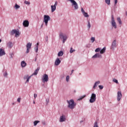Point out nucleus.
Returning a JSON list of instances; mask_svg holds the SVG:
<instances>
[{
	"instance_id": "f257e3e1",
	"label": "nucleus",
	"mask_w": 127,
	"mask_h": 127,
	"mask_svg": "<svg viewBox=\"0 0 127 127\" xmlns=\"http://www.w3.org/2000/svg\"><path fill=\"white\" fill-rule=\"evenodd\" d=\"M67 103L68 104L67 107L70 110H73L76 106V103L74 102V100L70 99V100H67Z\"/></svg>"
},
{
	"instance_id": "f03ea898",
	"label": "nucleus",
	"mask_w": 127,
	"mask_h": 127,
	"mask_svg": "<svg viewBox=\"0 0 127 127\" xmlns=\"http://www.w3.org/2000/svg\"><path fill=\"white\" fill-rule=\"evenodd\" d=\"M59 37L61 40L63 41V43L66 42V40L68 39V36L65 33H63L62 32H60Z\"/></svg>"
},
{
	"instance_id": "7ed1b4c3",
	"label": "nucleus",
	"mask_w": 127,
	"mask_h": 127,
	"mask_svg": "<svg viewBox=\"0 0 127 127\" xmlns=\"http://www.w3.org/2000/svg\"><path fill=\"white\" fill-rule=\"evenodd\" d=\"M68 1H70L71 3V5L74 6V9L76 10L79 8V6H78V3H77V2L75 1V0H68Z\"/></svg>"
},
{
	"instance_id": "20e7f679",
	"label": "nucleus",
	"mask_w": 127,
	"mask_h": 127,
	"mask_svg": "<svg viewBox=\"0 0 127 127\" xmlns=\"http://www.w3.org/2000/svg\"><path fill=\"white\" fill-rule=\"evenodd\" d=\"M49 20H50V16L48 15H45L44 16V22H45L46 26L48 25V21Z\"/></svg>"
},
{
	"instance_id": "39448f33",
	"label": "nucleus",
	"mask_w": 127,
	"mask_h": 127,
	"mask_svg": "<svg viewBox=\"0 0 127 127\" xmlns=\"http://www.w3.org/2000/svg\"><path fill=\"white\" fill-rule=\"evenodd\" d=\"M111 24L115 29L117 28V23H116V21L115 20V18L114 17V15H112L111 16Z\"/></svg>"
},
{
	"instance_id": "423d86ee",
	"label": "nucleus",
	"mask_w": 127,
	"mask_h": 127,
	"mask_svg": "<svg viewBox=\"0 0 127 127\" xmlns=\"http://www.w3.org/2000/svg\"><path fill=\"white\" fill-rule=\"evenodd\" d=\"M96 94L95 93L91 94V96L89 100L90 103H95V102H96Z\"/></svg>"
},
{
	"instance_id": "0eeeda50",
	"label": "nucleus",
	"mask_w": 127,
	"mask_h": 127,
	"mask_svg": "<svg viewBox=\"0 0 127 127\" xmlns=\"http://www.w3.org/2000/svg\"><path fill=\"white\" fill-rule=\"evenodd\" d=\"M42 81L43 83H45V82H48V75L47 74H44L43 76L42 77Z\"/></svg>"
},
{
	"instance_id": "6e6552de",
	"label": "nucleus",
	"mask_w": 127,
	"mask_h": 127,
	"mask_svg": "<svg viewBox=\"0 0 127 127\" xmlns=\"http://www.w3.org/2000/svg\"><path fill=\"white\" fill-rule=\"evenodd\" d=\"M117 48V40H115L112 43L111 49L112 50H115Z\"/></svg>"
},
{
	"instance_id": "1a4fd4ad",
	"label": "nucleus",
	"mask_w": 127,
	"mask_h": 127,
	"mask_svg": "<svg viewBox=\"0 0 127 127\" xmlns=\"http://www.w3.org/2000/svg\"><path fill=\"white\" fill-rule=\"evenodd\" d=\"M122 97L123 95L122 94V91H118L117 92V101H118V102H120Z\"/></svg>"
},
{
	"instance_id": "9d476101",
	"label": "nucleus",
	"mask_w": 127,
	"mask_h": 127,
	"mask_svg": "<svg viewBox=\"0 0 127 127\" xmlns=\"http://www.w3.org/2000/svg\"><path fill=\"white\" fill-rule=\"evenodd\" d=\"M58 2L57 1H55V4L54 5H51V11L52 12H54L56 10V6H57V4Z\"/></svg>"
},
{
	"instance_id": "9b49d317",
	"label": "nucleus",
	"mask_w": 127,
	"mask_h": 127,
	"mask_svg": "<svg viewBox=\"0 0 127 127\" xmlns=\"http://www.w3.org/2000/svg\"><path fill=\"white\" fill-rule=\"evenodd\" d=\"M59 122L60 123H64V122H66V116L64 115L60 116Z\"/></svg>"
},
{
	"instance_id": "f8f14e48",
	"label": "nucleus",
	"mask_w": 127,
	"mask_h": 127,
	"mask_svg": "<svg viewBox=\"0 0 127 127\" xmlns=\"http://www.w3.org/2000/svg\"><path fill=\"white\" fill-rule=\"evenodd\" d=\"M31 77H32V75L29 76L28 75H26L24 76L23 77L24 80H26L25 82V84H26V83H29V80L30 79V78H31Z\"/></svg>"
},
{
	"instance_id": "ddd939ff",
	"label": "nucleus",
	"mask_w": 127,
	"mask_h": 127,
	"mask_svg": "<svg viewBox=\"0 0 127 127\" xmlns=\"http://www.w3.org/2000/svg\"><path fill=\"white\" fill-rule=\"evenodd\" d=\"M23 25L24 27H28V26H29V22L28 20H24L23 22Z\"/></svg>"
},
{
	"instance_id": "4468645a",
	"label": "nucleus",
	"mask_w": 127,
	"mask_h": 127,
	"mask_svg": "<svg viewBox=\"0 0 127 127\" xmlns=\"http://www.w3.org/2000/svg\"><path fill=\"white\" fill-rule=\"evenodd\" d=\"M81 12L82 13V14H83L84 17H89V14H88V13L85 12V10L83 8H81Z\"/></svg>"
},
{
	"instance_id": "2eb2a0df",
	"label": "nucleus",
	"mask_w": 127,
	"mask_h": 127,
	"mask_svg": "<svg viewBox=\"0 0 127 127\" xmlns=\"http://www.w3.org/2000/svg\"><path fill=\"white\" fill-rule=\"evenodd\" d=\"M102 55L100 53H96L95 54L93 57L92 58H102Z\"/></svg>"
},
{
	"instance_id": "dca6fc26",
	"label": "nucleus",
	"mask_w": 127,
	"mask_h": 127,
	"mask_svg": "<svg viewBox=\"0 0 127 127\" xmlns=\"http://www.w3.org/2000/svg\"><path fill=\"white\" fill-rule=\"evenodd\" d=\"M5 55V52L3 49H0V57Z\"/></svg>"
},
{
	"instance_id": "f3484780",
	"label": "nucleus",
	"mask_w": 127,
	"mask_h": 127,
	"mask_svg": "<svg viewBox=\"0 0 127 127\" xmlns=\"http://www.w3.org/2000/svg\"><path fill=\"white\" fill-rule=\"evenodd\" d=\"M60 63H61V61H60L59 58H57L55 62V64L56 65V66H58Z\"/></svg>"
},
{
	"instance_id": "a211bd4d",
	"label": "nucleus",
	"mask_w": 127,
	"mask_h": 127,
	"mask_svg": "<svg viewBox=\"0 0 127 127\" xmlns=\"http://www.w3.org/2000/svg\"><path fill=\"white\" fill-rule=\"evenodd\" d=\"M39 70H40V67H37V68L35 70L34 73L31 75V76L36 75L37 74H38V72H39Z\"/></svg>"
},
{
	"instance_id": "6ab92c4d",
	"label": "nucleus",
	"mask_w": 127,
	"mask_h": 127,
	"mask_svg": "<svg viewBox=\"0 0 127 127\" xmlns=\"http://www.w3.org/2000/svg\"><path fill=\"white\" fill-rule=\"evenodd\" d=\"M7 46L8 48H12L13 46V44H12V42H8L7 43Z\"/></svg>"
},
{
	"instance_id": "aec40b11",
	"label": "nucleus",
	"mask_w": 127,
	"mask_h": 127,
	"mask_svg": "<svg viewBox=\"0 0 127 127\" xmlns=\"http://www.w3.org/2000/svg\"><path fill=\"white\" fill-rule=\"evenodd\" d=\"M27 65L26 63H25V61H22L21 62V67H22V68H24V67H25Z\"/></svg>"
},
{
	"instance_id": "412c9836",
	"label": "nucleus",
	"mask_w": 127,
	"mask_h": 127,
	"mask_svg": "<svg viewBox=\"0 0 127 127\" xmlns=\"http://www.w3.org/2000/svg\"><path fill=\"white\" fill-rule=\"evenodd\" d=\"M100 81H96L93 85V89H96V88H97V86H98V85H99V84H100Z\"/></svg>"
},
{
	"instance_id": "4be33fe9",
	"label": "nucleus",
	"mask_w": 127,
	"mask_h": 127,
	"mask_svg": "<svg viewBox=\"0 0 127 127\" xmlns=\"http://www.w3.org/2000/svg\"><path fill=\"white\" fill-rule=\"evenodd\" d=\"M87 28L88 30H90V28H91V23H90V20H87Z\"/></svg>"
},
{
	"instance_id": "5701e85b",
	"label": "nucleus",
	"mask_w": 127,
	"mask_h": 127,
	"mask_svg": "<svg viewBox=\"0 0 127 127\" xmlns=\"http://www.w3.org/2000/svg\"><path fill=\"white\" fill-rule=\"evenodd\" d=\"M106 52V47H104L102 49H100V54H104Z\"/></svg>"
},
{
	"instance_id": "b1692460",
	"label": "nucleus",
	"mask_w": 127,
	"mask_h": 127,
	"mask_svg": "<svg viewBox=\"0 0 127 127\" xmlns=\"http://www.w3.org/2000/svg\"><path fill=\"white\" fill-rule=\"evenodd\" d=\"M32 45V44L31 43H28L27 44V45H26V48L29 49H30V48H31V46Z\"/></svg>"
},
{
	"instance_id": "393cba45",
	"label": "nucleus",
	"mask_w": 127,
	"mask_h": 127,
	"mask_svg": "<svg viewBox=\"0 0 127 127\" xmlns=\"http://www.w3.org/2000/svg\"><path fill=\"white\" fill-rule=\"evenodd\" d=\"M16 32V30L13 29L10 32V35H13V34H15V32Z\"/></svg>"
},
{
	"instance_id": "a878e982",
	"label": "nucleus",
	"mask_w": 127,
	"mask_h": 127,
	"mask_svg": "<svg viewBox=\"0 0 127 127\" xmlns=\"http://www.w3.org/2000/svg\"><path fill=\"white\" fill-rule=\"evenodd\" d=\"M58 56L60 57L61 56H63V51H61L59 52Z\"/></svg>"
},
{
	"instance_id": "bb28decb",
	"label": "nucleus",
	"mask_w": 127,
	"mask_h": 127,
	"mask_svg": "<svg viewBox=\"0 0 127 127\" xmlns=\"http://www.w3.org/2000/svg\"><path fill=\"white\" fill-rule=\"evenodd\" d=\"M39 123H40V121H35L34 122V127H36V126H37V124H39Z\"/></svg>"
},
{
	"instance_id": "cd10ccee",
	"label": "nucleus",
	"mask_w": 127,
	"mask_h": 127,
	"mask_svg": "<svg viewBox=\"0 0 127 127\" xmlns=\"http://www.w3.org/2000/svg\"><path fill=\"white\" fill-rule=\"evenodd\" d=\"M117 21H118L119 24H120L121 25H122V20H121V18L120 17H118L117 18Z\"/></svg>"
},
{
	"instance_id": "c85d7f7f",
	"label": "nucleus",
	"mask_w": 127,
	"mask_h": 127,
	"mask_svg": "<svg viewBox=\"0 0 127 127\" xmlns=\"http://www.w3.org/2000/svg\"><path fill=\"white\" fill-rule=\"evenodd\" d=\"M105 2L108 5L111 4V0H105Z\"/></svg>"
},
{
	"instance_id": "c756f323",
	"label": "nucleus",
	"mask_w": 127,
	"mask_h": 127,
	"mask_svg": "<svg viewBox=\"0 0 127 127\" xmlns=\"http://www.w3.org/2000/svg\"><path fill=\"white\" fill-rule=\"evenodd\" d=\"M14 7H15V9H18V8H19V7H20V6H19V5H18L17 4H15Z\"/></svg>"
},
{
	"instance_id": "7c9ffc66",
	"label": "nucleus",
	"mask_w": 127,
	"mask_h": 127,
	"mask_svg": "<svg viewBox=\"0 0 127 127\" xmlns=\"http://www.w3.org/2000/svg\"><path fill=\"white\" fill-rule=\"evenodd\" d=\"M90 40L91 41V43H94V42H95V37H92L90 39Z\"/></svg>"
},
{
	"instance_id": "2f4dec72",
	"label": "nucleus",
	"mask_w": 127,
	"mask_h": 127,
	"mask_svg": "<svg viewBox=\"0 0 127 127\" xmlns=\"http://www.w3.org/2000/svg\"><path fill=\"white\" fill-rule=\"evenodd\" d=\"M7 75H8V74H7V72H6V71L4 72L3 74L4 77H5L6 78H7Z\"/></svg>"
},
{
	"instance_id": "473e14b6",
	"label": "nucleus",
	"mask_w": 127,
	"mask_h": 127,
	"mask_svg": "<svg viewBox=\"0 0 127 127\" xmlns=\"http://www.w3.org/2000/svg\"><path fill=\"white\" fill-rule=\"evenodd\" d=\"M9 55H10V58H11V59H12V58H13V53H9Z\"/></svg>"
},
{
	"instance_id": "72a5a7b5",
	"label": "nucleus",
	"mask_w": 127,
	"mask_h": 127,
	"mask_svg": "<svg viewBox=\"0 0 127 127\" xmlns=\"http://www.w3.org/2000/svg\"><path fill=\"white\" fill-rule=\"evenodd\" d=\"M95 52H101V48H98L95 50Z\"/></svg>"
},
{
	"instance_id": "f704fd0d",
	"label": "nucleus",
	"mask_w": 127,
	"mask_h": 127,
	"mask_svg": "<svg viewBox=\"0 0 127 127\" xmlns=\"http://www.w3.org/2000/svg\"><path fill=\"white\" fill-rule=\"evenodd\" d=\"M75 50L74 49L73 50V48H70V53H73V52H75Z\"/></svg>"
},
{
	"instance_id": "c9c22d12",
	"label": "nucleus",
	"mask_w": 127,
	"mask_h": 127,
	"mask_svg": "<svg viewBox=\"0 0 127 127\" xmlns=\"http://www.w3.org/2000/svg\"><path fill=\"white\" fill-rule=\"evenodd\" d=\"M15 37H17V36L19 35V31H16V32L15 33Z\"/></svg>"
},
{
	"instance_id": "e433bc0d",
	"label": "nucleus",
	"mask_w": 127,
	"mask_h": 127,
	"mask_svg": "<svg viewBox=\"0 0 127 127\" xmlns=\"http://www.w3.org/2000/svg\"><path fill=\"white\" fill-rule=\"evenodd\" d=\"M93 127H99V126H98V122H95L94 123Z\"/></svg>"
},
{
	"instance_id": "4c0bfd02",
	"label": "nucleus",
	"mask_w": 127,
	"mask_h": 127,
	"mask_svg": "<svg viewBox=\"0 0 127 127\" xmlns=\"http://www.w3.org/2000/svg\"><path fill=\"white\" fill-rule=\"evenodd\" d=\"M69 80H70V76L69 75L66 76V82H68Z\"/></svg>"
},
{
	"instance_id": "58836bf2",
	"label": "nucleus",
	"mask_w": 127,
	"mask_h": 127,
	"mask_svg": "<svg viewBox=\"0 0 127 127\" xmlns=\"http://www.w3.org/2000/svg\"><path fill=\"white\" fill-rule=\"evenodd\" d=\"M113 81L114 82V83H116V84H119V81L117 80L116 78L113 79Z\"/></svg>"
},
{
	"instance_id": "ea45409f",
	"label": "nucleus",
	"mask_w": 127,
	"mask_h": 127,
	"mask_svg": "<svg viewBox=\"0 0 127 127\" xmlns=\"http://www.w3.org/2000/svg\"><path fill=\"white\" fill-rule=\"evenodd\" d=\"M24 3H25V4H30V2H29V1H28L25 0V1H24Z\"/></svg>"
},
{
	"instance_id": "a19ab883",
	"label": "nucleus",
	"mask_w": 127,
	"mask_h": 127,
	"mask_svg": "<svg viewBox=\"0 0 127 127\" xmlns=\"http://www.w3.org/2000/svg\"><path fill=\"white\" fill-rule=\"evenodd\" d=\"M85 97H86V95H83V96L80 97L79 98V100H83V99H84V98H85Z\"/></svg>"
},
{
	"instance_id": "79ce46f5",
	"label": "nucleus",
	"mask_w": 127,
	"mask_h": 127,
	"mask_svg": "<svg viewBox=\"0 0 127 127\" xmlns=\"http://www.w3.org/2000/svg\"><path fill=\"white\" fill-rule=\"evenodd\" d=\"M99 88L100 90H102L104 88V86L103 85H99Z\"/></svg>"
},
{
	"instance_id": "37998d69",
	"label": "nucleus",
	"mask_w": 127,
	"mask_h": 127,
	"mask_svg": "<svg viewBox=\"0 0 127 127\" xmlns=\"http://www.w3.org/2000/svg\"><path fill=\"white\" fill-rule=\"evenodd\" d=\"M117 3H118V0H115V2H114L115 6H116V5H117Z\"/></svg>"
},
{
	"instance_id": "c03bdc74",
	"label": "nucleus",
	"mask_w": 127,
	"mask_h": 127,
	"mask_svg": "<svg viewBox=\"0 0 127 127\" xmlns=\"http://www.w3.org/2000/svg\"><path fill=\"white\" fill-rule=\"evenodd\" d=\"M21 100V98H17V102H18V103H20Z\"/></svg>"
},
{
	"instance_id": "a18cd8bd",
	"label": "nucleus",
	"mask_w": 127,
	"mask_h": 127,
	"mask_svg": "<svg viewBox=\"0 0 127 127\" xmlns=\"http://www.w3.org/2000/svg\"><path fill=\"white\" fill-rule=\"evenodd\" d=\"M35 52H38V48L35 47Z\"/></svg>"
},
{
	"instance_id": "49530a36",
	"label": "nucleus",
	"mask_w": 127,
	"mask_h": 127,
	"mask_svg": "<svg viewBox=\"0 0 127 127\" xmlns=\"http://www.w3.org/2000/svg\"><path fill=\"white\" fill-rule=\"evenodd\" d=\"M34 99H36V98H37V94H34Z\"/></svg>"
},
{
	"instance_id": "de8ad7c7",
	"label": "nucleus",
	"mask_w": 127,
	"mask_h": 127,
	"mask_svg": "<svg viewBox=\"0 0 127 127\" xmlns=\"http://www.w3.org/2000/svg\"><path fill=\"white\" fill-rule=\"evenodd\" d=\"M42 125H43L44 126H45V125H46V123L45 122V121H42Z\"/></svg>"
},
{
	"instance_id": "09e8293b",
	"label": "nucleus",
	"mask_w": 127,
	"mask_h": 127,
	"mask_svg": "<svg viewBox=\"0 0 127 127\" xmlns=\"http://www.w3.org/2000/svg\"><path fill=\"white\" fill-rule=\"evenodd\" d=\"M30 49H28L27 48V50H26V53H29V50H30Z\"/></svg>"
},
{
	"instance_id": "8fccbe9b",
	"label": "nucleus",
	"mask_w": 127,
	"mask_h": 127,
	"mask_svg": "<svg viewBox=\"0 0 127 127\" xmlns=\"http://www.w3.org/2000/svg\"><path fill=\"white\" fill-rule=\"evenodd\" d=\"M46 104H48V103H49V99H46Z\"/></svg>"
},
{
	"instance_id": "3c124183",
	"label": "nucleus",
	"mask_w": 127,
	"mask_h": 127,
	"mask_svg": "<svg viewBox=\"0 0 127 127\" xmlns=\"http://www.w3.org/2000/svg\"><path fill=\"white\" fill-rule=\"evenodd\" d=\"M38 45H39V42H38L36 45V47L38 48Z\"/></svg>"
},
{
	"instance_id": "603ef678",
	"label": "nucleus",
	"mask_w": 127,
	"mask_h": 127,
	"mask_svg": "<svg viewBox=\"0 0 127 127\" xmlns=\"http://www.w3.org/2000/svg\"><path fill=\"white\" fill-rule=\"evenodd\" d=\"M36 61H37V56L35 58V62H36Z\"/></svg>"
},
{
	"instance_id": "864d4df0",
	"label": "nucleus",
	"mask_w": 127,
	"mask_h": 127,
	"mask_svg": "<svg viewBox=\"0 0 127 127\" xmlns=\"http://www.w3.org/2000/svg\"><path fill=\"white\" fill-rule=\"evenodd\" d=\"M73 72H74V69H72L71 70V73L70 75H72V74H73Z\"/></svg>"
},
{
	"instance_id": "5fc2aeb1",
	"label": "nucleus",
	"mask_w": 127,
	"mask_h": 127,
	"mask_svg": "<svg viewBox=\"0 0 127 127\" xmlns=\"http://www.w3.org/2000/svg\"><path fill=\"white\" fill-rule=\"evenodd\" d=\"M86 47H88V48L90 47V45H87Z\"/></svg>"
},
{
	"instance_id": "6e6d98bb",
	"label": "nucleus",
	"mask_w": 127,
	"mask_h": 127,
	"mask_svg": "<svg viewBox=\"0 0 127 127\" xmlns=\"http://www.w3.org/2000/svg\"><path fill=\"white\" fill-rule=\"evenodd\" d=\"M48 41V37H47L46 41Z\"/></svg>"
},
{
	"instance_id": "4d7b16f0",
	"label": "nucleus",
	"mask_w": 127,
	"mask_h": 127,
	"mask_svg": "<svg viewBox=\"0 0 127 127\" xmlns=\"http://www.w3.org/2000/svg\"><path fill=\"white\" fill-rule=\"evenodd\" d=\"M1 42V39H0V43Z\"/></svg>"
},
{
	"instance_id": "13d9d810",
	"label": "nucleus",
	"mask_w": 127,
	"mask_h": 127,
	"mask_svg": "<svg viewBox=\"0 0 127 127\" xmlns=\"http://www.w3.org/2000/svg\"><path fill=\"white\" fill-rule=\"evenodd\" d=\"M33 104H35V101H33Z\"/></svg>"
},
{
	"instance_id": "bf43d9fd",
	"label": "nucleus",
	"mask_w": 127,
	"mask_h": 127,
	"mask_svg": "<svg viewBox=\"0 0 127 127\" xmlns=\"http://www.w3.org/2000/svg\"><path fill=\"white\" fill-rule=\"evenodd\" d=\"M74 93H76V90H74Z\"/></svg>"
},
{
	"instance_id": "052dcab7",
	"label": "nucleus",
	"mask_w": 127,
	"mask_h": 127,
	"mask_svg": "<svg viewBox=\"0 0 127 127\" xmlns=\"http://www.w3.org/2000/svg\"><path fill=\"white\" fill-rule=\"evenodd\" d=\"M12 105H14V103H12Z\"/></svg>"
},
{
	"instance_id": "680f3d73",
	"label": "nucleus",
	"mask_w": 127,
	"mask_h": 127,
	"mask_svg": "<svg viewBox=\"0 0 127 127\" xmlns=\"http://www.w3.org/2000/svg\"><path fill=\"white\" fill-rule=\"evenodd\" d=\"M80 123H83V121H80Z\"/></svg>"
},
{
	"instance_id": "e2e57ef3",
	"label": "nucleus",
	"mask_w": 127,
	"mask_h": 127,
	"mask_svg": "<svg viewBox=\"0 0 127 127\" xmlns=\"http://www.w3.org/2000/svg\"><path fill=\"white\" fill-rule=\"evenodd\" d=\"M42 26H43V24H42V25H41V27H42Z\"/></svg>"
},
{
	"instance_id": "0e129e2a",
	"label": "nucleus",
	"mask_w": 127,
	"mask_h": 127,
	"mask_svg": "<svg viewBox=\"0 0 127 127\" xmlns=\"http://www.w3.org/2000/svg\"><path fill=\"white\" fill-rule=\"evenodd\" d=\"M79 75H81V73H79Z\"/></svg>"
}]
</instances>
